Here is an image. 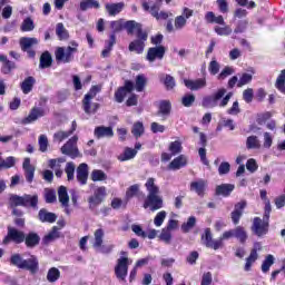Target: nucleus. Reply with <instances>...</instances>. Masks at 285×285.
<instances>
[{"instance_id":"b1692460","label":"nucleus","mask_w":285,"mask_h":285,"mask_svg":"<svg viewBox=\"0 0 285 285\" xmlns=\"http://www.w3.org/2000/svg\"><path fill=\"white\" fill-rule=\"evenodd\" d=\"M188 164V158L184 155H180L176 157L169 165V170H179L180 168H184Z\"/></svg>"},{"instance_id":"6e6d98bb","label":"nucleus","mask_w":285,"mask_h":285,"mask_svg":"<svg viewBox=\"0 0 285 285\" xmlns=\"http://www.w3.org/2000/svg\"><path fill=\"white\" fill-rule=\"evenodd\" d=\"M147 79L146 76L144 75H138L136 77V90L137 92H144V88H146V83H147Z\"/></svg>"},{"instance_id":"4d7b16f0","label":"nucleus","mask_w":285,"mask_h":285,"mask_svg":"<svg viewBox=\"0 0 285 285\" xmlns=\"http://www.w3.org/2000/svg\"><path fill=\"white\" fill-rule=\"evenodd\" d=\"M20 30L22 32H32V30H35V21H32L31 18H26L22 21Z\"/></svg>"},{"instance_id":"680f3d73","label":"nucleus","mask_w":285,"mask_h":285,"mask_svg":"<svg viewBox=\"0 0 285 285\" xmlns=\"http://www.w3.org/2000/svg\"><path fill=\"white\" fill-rule=\"evenodd\" d=\"M39 144V150L40 153H47L48 151V136L40 135L38 139Z\"/></svg>"},{"instance_id":"e2e57ef3","label":"nucleus","mask_w":285,"mask_h":285,"mask_svg":"<svg viewBox=\"0 0 285 285\" xmlns=\"http://www.w3.org/2000/svg\"><path fill=\"white\" fill-rule=\"evenodd\" d=\"M139 184L131 185L126 191V199H132L139 193Z\"/></svg>"},{"instance_id":"2eb2a0df","label":"nucleus","mask_w":285,"mask_h":285,"mask_svg":"<svg viewBox=\"0 0 285 285\" xmlns=\"http://www.w3.org/2000/svg\"><path fill=\"white\" fill-rule=\"evenodd\" d=\"M21 269L30 271V273L35 275V273H38L39 271V261L36 258V256H31L30 258L23 261Z\"/></svg>"},{"instance_id":"4468645a","label":"nucleus","mask_w":285,"mask_h":285,"mask_svg":"<svg viewBox=\"0 0 285 285\" xmlns=\"http://www.w3.org/2000/svg\"><path fill=\"white\" fill-rule=\"evenodd\" d=\"M208 187V180L198 179L190 183V190L196 193L198 197H204L206 194V188Z\"/></svg>"},{"instance_id":"bf43d9fd","label":"nucleus","mask_w":285,"mask_h":285,"mask_svg":"<svg viewBox=\"0 0 285 285\" xmlns=\"http://www.w3.org/2000/svg\"><path fill=\"white\" fill-rule=\"evenodd\" d=\"M140 27H141V24L134 20H129L125 23V28H126L128 35H132L135 32V30L137 31Z\"/></svg>"},{"instance_id":"49530a36","label":"nucleus","mask_w":285,"mask_h":285,"mask_svg":"<svg viewBox=\"0 0 285 285\" xmlns=\"http://www.w3.org/2000/svg\"><path fill=\"white\" fill-rule=\"evenodd\" d=\"M145 132L144 122L137 121L134 124L131 128V134L134 135L135 139H139Z\"/></svg>"},{"instance_id":"ddd939ff","label":"nucleus","mask_w":285,"mask_h":285,"mask_svg":"<svg viewBox=\"0 0 285 285\" xmlns=\"http://www.w3.org/2000/svg\"><path fill=\"white\" fill-rule=\"evenodd\" d=\"M173 110V105L170 100H161L159 104V109L157 111L158 117H161L163 121H166L170 117V111Z\"/></svg>"},{"instance_id":"5701e85b","label":"nucleus","mask_w":285,"mask_h":285,"mask_svg":"<svg viewBox=\"0 0 285 285\" xmlns=\"http://www.w3.org/2000/svg\"><path fill=\"white\" fill-rule=\"evenodd\" d=\"M106 11L108 12L109 17H115L126 8V4L124 2H117V3H107L105 4Z\"/></svg>"},{"instance_id":"f8f14e48","label":"nucleus","mask_w":285,"mask_h":285,"mask_svg":"<svg viewBox=\"0 0 285 285\" xmlns=\"http://www.w3.org/2000/svg\"><path fill=\"white\" fill-rule=\"evenodd\" d=\"M46 117V110L43 108L33 107L29 115L22 120V124L28 125L37 121V119Z\"/></svg>"},{"instance_id":"69168bd1","label":"nucleus","mask_w":285,"mask_h":285,"mask_svg":"<svg viewBox=\"0 0 285 285\" xmlns=\"http://www.w3.org/2000/svg\"><path fill=\"white\" fill-rule=\"evenodd\" d=\"M169 150L171 151V155H179V153L183 150L181 141L176 140L170 142Z\"/></svg>"},{"instance_id":"2f4dec72","label":"nucleus","mask_w":285,"mask_h":285,"mask_svg":"<svg viewBox=\"0 0 285 285\" xmlns=\"http://www.w3.org/2000/svg\"><path fill=\"white\" fill-rule=\"evenodd\" d=\"M105 235L106 233L101 228L95 230L92 246L96 250H99V248H101Z\"/></svg>"},{"instance_id":"c9c22d12","label":"nucleus","mask_w":285,"mask_h":285,"mask_svg":"<svg viewBox=\"0 0 285 285\" xmlns=\"http://www.w3.org/2000/svg\"><path fill=\"white\" fill-rule=\"evenodd\" d=\"M256 259H259V254H257L256 248H253L249 256L246 258L244 271L248 273V271H250V268L253 267V264H255Z\"/></svg>"},{"instance_id":"6e6552de","label":"nucleus","mask_w":285,"mask_h":285,"mask_svg":"<svg viewBox=\"0 0 285 285\" xmlns=\"http://www.w3.org/2000/svg\"><path fill=\"white\" fill-rule=\"evenodd\" d=\"M128 257L124 256L117 259V264L115 266V275L117 279H120L121 282H125L126 277H128Z\"/></svg>"},{"instance_id":"de8ad7c7","label":"nucleus","mask_w":285,"mask_h":285,"mask_svg":"<svg viewBox=\"0 0 285 285\" xmlns=\"http://www.w3.org/2000/svg\"><path fill=\"white\" fill-rule=\"evenodd\" d=\"M14 164H17V158L9 156L1 160L0 170H8V168H13Z\"/></svg>"},{"instance_id":"a878e982","label":"nucleus","mask_w":285,"mask_h":285,"mask_svg":"<svg viewBox=\"0 0 285 285\" xmlns=\"http://www.w3.org/2000/svg\"><path fill=\"white\" fill-rule=\"evenodd\" d=\"M58 199L62 208H68L70 204V196H68V188L66 186H60L58 189Z\"/></svg>"},{"instance_id":"774afa93","label":"nucleus","mask_w":285,"mask_h":285,"mask_svg":"<svg viewBox=\"0 0 285 285\" xmlns=\"http://www.w3.org/2000/svg\"><path fill=\"white\" fill-rule=\"evenodd\" d=\"M166 210L159 212L156 217L154 218L155 226L159 227L161 224H164V220L166 219Z\"/></svg>"},{"instance_id":"8fccbe9b","label":"nucleus","mask_w":285,"mask_h":285,"mask_svg":"<svg viewBox=\"0 0 285 285\" xmlns=\"http://www.w3.org/2000/svg\"><path fill=\"white\" fill-rule=\"evenodd\" d=\"M214 32H216L218 37H228L233 35V29L230 28V26H224V27L216 26L214 28Z\"/></svg>"},{"instance_id":"864d4df0","label":"nucleus","mask_w":285,"mask_h":285,"mask_svg":"<svg viewBox=\"0 0 285 285\" xmlns=\"http://www.w3.org/2000/svg\"><path fill=\"white\" fill-rule=\"evenodd\" d=\"M275 86L277 90L285 95V69H283L276 79Z\"/></svg>"},{"instance_id":"4c0bfd02","label":"nucleus","mask_w":285,"mask_h":285,"mask_svg":"<svg viewBox=\"0 0 285 285\" xmlns=\"http://www.w3.org/2000/svg\"><path fill=\"white\" fill-rule=\"evenodd\" d=\"M90 8H95L96 10H99V8H101V4L97 0H82L80 2V10L82 12H86V10H90Z\"/></svg>"},{"instance_id":"412c9836","label":"nucleus","mask_w":285,"mask_h":285,"mask_svg":"<svg viewBox=\"0 0 285 285\" xmlns=\"http://www.w3.org/2000/svg\"><path fill=\"white\" fill-rule=\"evenodd\" d=\"M75 130H77V121H72L71 124V129L69 131H57L53 134V141H63V139H68L70 137V135H72V132H75Z\"/></svg>"},{"instance_id":"0e129e2a","label":"nucleus","mask_w":285,"mask_h":285,"mask_svg":"<svg viewBox=\"0 0 285 285\" xmlns=\"http://www.w3.org/2000/svg\"><path fill=\"white\" fill-rule=\"evenodd\" d=\"M65 171L67 174L68 181L75 179V163H67Z\"/></svg>"},{"instance_id":"0eeeda50","label":"nucleus","mask_w":285,"mask_h":285,"mask_svg":"<svg viewBox=\"0 0 285 285\" xmlns=\"http://www.w3.org/2000/svg\"><path fill=\"white\" fill-rule=\"evenodd\" d=\"M26 239V234L14 227H8L7 236L3 238L2 244L3 246H8L11 242L14 244H23Z\"/></svg>"},{"instance_id":"c03bdc74","label":"nucleus","mask_w":285,"mask_h":285,"mask_svg":"<svg viewBox=\"0 0 285 285\" xmlns=\"http://www.w3.org/2000/svg\"><path fill=\"white\" fill-rule=\"evenodd\" d=\"M61 277V272L57 267H51L47 273V281L50 284H55Z\"/></svg>"},{"instance_id":"3c124183","label":"nucleus","mask_w":285,"mask_h":285,"mask_svg":"<svg viewBox=\"0 0 285 285\" xmlns=\"http://www.w3.org/2000/svg\"><path fill=\"white\" fill-rule=\"evenodd\" d=\"M115 43H117V38L115 37V35H111L108 45L101 52V57H110V52L112 51V47L115 46Z\"/></svg>"},{"instance_id":"5fc2aeb1","label":"nucleus","mask_w":285,"mask_h":285,"mask_svg":"<svg viewBox=\"0 0 285 285\" xmlns=\"http://www.w3.org/2000/svg\"><path fill=\"white\" fill-rule=\"evenodd\" d=\"M91 179L94 181H106V179H108V175H106L101 169H95L91 173Z\"/></svg>"},{"instance_id":"ea45409f","label":"nucleus","mask_w":285,"mask_h":285,"mask_svg":"<svg viewBox=\"0 0 285 285\" xmlns=\"http://www.w3.org/2000/svg\"><path fill=\"white\" fill-rule=\"evenodd\" d=\"M234 237L238 239L240 244H246V239H248V234L246 233V229L242 226H237L234 229Z\"/></svg>"},{"instance_id":"1a4fd4ad","label":"nucleus","mask_w":285,"mask_h":285,"mask_svg":"<svg viewBox=\"0 0 285 285\" xmlns=\"http://www.w3.org/2000/svg\"><path fill=\"white\" fill-rule=\"evenodd\" d=\"M202 244L206 246V248H213L214 250H219L222 248V240L213 239V233L210 228H206L205 233L202 235Z\"/></svg>"},{"instance_id":"603ef678","label":"nucleus","mask_w":285,"mask_h":285,"mask_svg":"<svg viewBox=\"0 0 285 285\" xmlns=\"http://www.w3.org/2000/svg\"><path fill=\"white\" fill-rule=\"evenodd\" d=\"M275 264V256L273 255H267L266 258L264 259L262 264V272L263 273H268L271 271V266Z\"/></svg>"},{"instance_id":"9b49d317","label":"nucleus","mask_w":285,"mask_h":285,"mask_svg":"<svg viewBox=\"0 0 285 285\" xmlns=\"http://www.w3.org/2000/svg\"><path fill=\"white\" fill-rule=\"evenodd\" d=\"M166 55V47L164 46H157V47H151L148 49L147 52V61H155V59H164V56Z\"/></svg>"},{"instance_id":"bb28decb","label":"nucleus","mask_w":285,"mask_h":285,"mask_svg":"<svg viewBox=\"0 0 285 285\" xmlns=\"http://www.w3.org/2000/svg\"><path fill=\"white\" fill-rule=\"evenodd\" d=\"M59 237H61L59 234V228L53 226L52 229L42 238V244L48 246V244H52V242H56V239H59Z\"/></svg>"},{"instance_id":"7c9ffc66","label":"nucleus","mask_w":285,"mask_h":285,"mask_svg":"<svg viewBox=\"0 0 285 285\" xmlns=\"http://www.w3.org/2000/svg\"><path fill=\"white\" fill-rule=\"evenodd\" d=\"M205 21L208 23H217L218 26H226V21H224V16H215V12L208 11L205 14Z\"/></svg>"},{"instance_id":"dca6fc26","label":"nucleus","mask_w":285,"mask_h":285,"mask_svg":"<svg viewBox=\"0 0 285 285\" xmlns=\"http://www.w3.org/2000/svg\"><path fill=\"white\" fill-rule=\"evenodd\" d=\"M77 180L82 186H86L88 184V164L82 163L78 166L77 170Z\"/></svg>"},{"instance_id":"20e7f679","label":"nucleus","mask_w":285,"mask_h":285,"mask_svg":"<svg viewBox=\"0 0 285 285\" xmlns=\"http://www.w3.org/2000/svg\"><path fill=\"white\" fill-rule=\"evenodd\" d=\"M101 92V86L96 85L92 86L88 94L85 95V98L82 100V108L86 115H95L97 110H99V104H90L95 97H97V94Z\"/></svg>"},{"instance_id":"423d86ee","label":"nucleus","mask_w":285,"mask_h":285,"mask_svg":"<svg viewBox=\"0 0 285 285\" xmlns=\"http://www.w3.org/2000/svg\"><path fill=\"white\" fill-rule=\"evenodd\" d=\"M77 141H79V137L73 136L71 137L62 147L61 153L62 155H67L71 159H77V157H81L79 153V148L77 147Z\"/></svg>"},{"instance_id":"39448f33","label":"nucleus","mask_w":285,"mask_h":285,"mask_svg":"<svg viewBox=\"0 0 285 285\" xmlns=\"http://www.w3.org/2000/svg\"><path fill=\"white\" fill-rule=\"evenodd\" d=\"M108 196V190L104 186L96 187L94 194L88 197L87 202L89 204L90 210H95L97 206L104 204V200Z\"/></svg>"},{"instance_id":"c756f323","label":"nucleus","mask_w":285,"mask_h":285,"mask_svg":"<svg viewBox=\"0 0 285 285\" xmlns=\"http://www.w3.org/2000/svg\"><path fill=\"white\" fill-rule=\"evenodd\" d=\"M137 157V150L130 147H126L124 153L118 155L117 159L119 161H130V159H135Z\"/></svg>"},{"instance_id":"338daca9","label":"nucleus","mask_w":285,"mask_h":285,"mask_svg":"<svg viewBox=\"0 0 285 285\" xmlns=\"http://www.w3.org/2000/svg\"><path fill=\"white\" fill-rule=\"evenodd\" d=\"M187 20L184 16H177L175 18V30H183L186 27Z\"/></svg>"},{"instance_id":"13d9d810","label":"nucleus","mask_w":285,"mask_h":285,"mask_svg":"<svg viewBox=\"0 0 285 285\" xmlns=\"http://www.w3.org/2000/svg\"><path fill=\"white\" fill-rule=\"evenodd\" d=\"M23 257H21V254H13L10 257V264L12 266H16L17 268H22L23 266Z\"/></svg>"},{"instance_id":"4be33fe9","label":"nucleus","mask_w":285,"mask_h":285,"mask_svg":"<svg viewBox=\"0 0 285 285\" xmlns=\"http://www.w3.org/2000/svg\"><path fill=\"white\" fill-rule=\"evenodd\" d=\"M38 219L42 223L55 224V222H57V214L42 208L39 210Z\"/></svg>"},{"instance_id":"f257e3e1","label":"nucleus","mask_w":285,"mask_h":285,"mask_svg":"<svg viewBox=\"0 0 285 285\" xmlns=\"http://www.w3.org/2000/svg\"><path fill=\"white\" fill-rule=\"evenodd\" d=\"M145 187L148 195L144 202L142 208H149L151 213L164 208V198L159 195V186L155 184V178H148Z\"/></svg>"},{"instance_id":"a18cd8bd","label":"nucleus","mask_w":285,"mask_h":285,"mask_svg":"<svg viewBox=\"0 0 285 285\" xmlns=\"http://www.w3.org/2000/svg\"><path fill=\"white\" fill-rule=\"evenodd\" d=\"M159 3H154V4H148V2L144 1L142 2V8L146 12H150L151 16L157 19V16L159 14Z\"/></svg>"},{"instance_id":"052dcab7","label":"nucleus","mask_w":285,"mask_h":285,"mask_svg":"<svg viewBox=\"0 0 285 285\" xmlns=\"http://www.w3.org/2000/svg\"><path fill=\"white\" fill-rule=\"evenodd\" d=\"M159 239L165 244H170V242H173V234L170 233V230L163 228L159 235Z\"/></svg>"},{"instance_id":"cd10ccee","label":"nucleus","mask_w":285,"mask_h":285,"mask_svg":"<svg viewBox=\"0 0 285 285\" xmlns=\"http://www.w3.org/2000/svg\"><path fill=\"white\" fill-rule=\"evenodd\" d=\"M23 242L28 248H35V246H39V242H41V237H39L37 233L31 232L27 236H24Z\"/></svg>"},{"instance_id":"aec40b11","label":"nucleus","mask_w":285,"mask_h":285,"mask_svg":"<svg viewBox=\"0 0 285 285\" xmlns=\"http://www.w3.org/2000/svg\"><path fill=\"white\" fill-rule=\"evenodd\" d=\"M22 168L24 170L26 179L29 184H32V180L35 179V166L30 164V158H24Z\"/></svg>"},{"instance_id":"79ce46f5","label":"nucleus","mask_w":285,"mask_h":285,"mask_svg":"<svg viewBox=\"0 0 285 285\" xmlns=\"http://www.w3.org/2000/svg\"><path fill=\"white\" fill-rule=\"evenodd\" d=\"M144 48H146V43L141 40H134L129 43V51L137 52V55H141Z\"/></svg>"},{"instance_id":"473e14b6","label":"nucleus","mask_w":285,"mask_h":285,"mask_svg":"<svg viewBox=\"0 0 285 285\" xmlns=\"http://www.w3.org/2000/svg\"><path fill=\"white\" fill-rule=\"evenodd\" d=\"M39 204V196L37 195H24V208H33L35 210H39L37 206Z\"/></svg>"},{"instance_id":"9d476101","label":"nucleus","mask_w":285,"mask_h":285,"mask_svg":"<svg viewBox=\"0 0 285 285\" xmlns=\"http://www.w3.org/2000/svg\"><path fill=\"white\" fill-rule=\"evenodd\" d=\"M253 233L257 235V237H262L263 235H266L268 233V219L266 218H259L255 217L252 226Z\"/></svg>"},{"instance_id":"37998d69","label":"nucleus","mask_w":285,"mask_h":285,"mask_svg":"<svg viewBox=\"0 0 285 285\" xmlns=\"http://www.w3.org/2000/svg\"><path fill=\"white\" fill-rule=\"evenodd\" d=\"M50 66H52V56L50 55V52L45 51L40 57L39 68L45 69L50 68Z\"/></svg>"},{"instance_id":"e433bc0d","label":"nucleus","mask_w":285,"mask_h":285,"mask_svg":"<svg viewBox=\"0 0 285 285\" xmlns=\"http://www.w3.org/2000/svg\"><path fill=\"white\" fill-rule=\"evenodd\" d=\"M37 43H39V40L37 38L23 37L20 39L21 50H30V48H32V46H37Z\"/></svg>"},{"instance_id":"c85d7f7f","label":"nucleus","mask_w":285,"mask_h":285,"mask_svg":"<svg viewBox=\"0 0 285 285\" xmlns=\"http://www.w3.org/2000/svg\"><path fill=\"white\" fill-rule=\"evenodd\" d=\"M35 83H37V80L35 79V77L32 76L27 77L20 85V88L23 95H29V92H32V88H35Z\"/></svg>"},{"instance_id":"7ed1b4c3","label":"nucleus","mask_w":285,"mask_h":285,"mask_svg":"<svg viewBox=\"0 0 285 285\" xmlns=\"http://www.w3.org/2000/svg\"><path fill=\"white\" fill-rule=\"evenodd\" d=\"M79 43L71 41L68 47H58L55 52L58 63H70L75 59V52H78Z\"/></svg>"},{"instance_id":"f3484780","label":"nucleus","mask_w":285,"mask_h":285,"mask_svg":"<svg viewBox=\"0 0 285 285\" xmlns=\"http://www.w3.org/2000/svg\"><path fill=\"white\" fill-rule=\"evenodd\" d=\"M246 208V200L239 202L235 205V209L232 212L233 224H239L242 215H244V209Z\"/></svg>"},{"instance_id":"a211bd4d","label":"nucleus","mask_w":285,"mask_h":285,"mask_svg":"<svg viewBox=\"0 0 285 285\" xmlns=\"http://www.w3.org/2000/svg\"><path fill=\"white\" fill-rule=\"evenodd\" d=\"M184 85L188 90H202V88H206V78H199L196 80L185 79Z\"/></svg>"},{"instance_id":"72a5a7b5","label":"nucleus","mask_w":285,"mask_h":285,"mask_svg":"<svg viewBox=\"0 0 285 285\" xmlns=\"http://www.w3.org/2000/svg\"><path fill=\"white\" fill-rule=\"evenodd\" d=\"M0 61L3 62L1 68V72H3V75H10V72L14 70L16 68L14 62L8 60V57L0 55Z\"/></svg>"},{"instance_id":"a19ab883","label":"nucleus","mask_w":285,"mask_h":285,"mask_svg":"<svg viewBox=\"0 0 285 285\" xmlns=\"http://www.w3.org/2000/svg\"><path fill=\"white\" fill-rule=\"evenodd\" d=\"M26 198L24 196H19V195H11L9 198V206L11 208H17V206H23L26 207Z\"/></svg>"},{"instance_id":"09e8293b","label":"nucleus","mask_w":285,"mask_h":285,"mask_svg":"<svg viewBox=\"0 0 285 285\" xmlns=\"http://www.w3.org/2000/svg\"><path fill=\"white\" fill-rule=\"evenodd\" d=\"M196 224H197V218H195V216H191L187 219L186 223H184L181 225L180 228H181L183 233H190V230H193V228H195Z\"/></svg>"},{"instance_id":"393cba45","label":"nucleus","mask_w":285,"mask_h":285,"mask_svg":"<svg viewBox=\"0 0 285 285\" xmlns=\"http://www.w3.org/2000/svg\"><path fill=\"white\" fill-rule=\"evenodd\" d=\"M235 190V185L233 184H222L216 186V195L222 197H229L230 193Z\"/></svg>"},{"instance_id":"f03ea898","label":"nucleus","mask_w":285,"mask_h":285,"mask_svg":"<svg viewBox=\"0 0 285 285\" xmlns=\"http://www.w3.org/2000/svg\"><path fill=\"white\" fill-rule=\"evenodd\" d=\"M226 92V88H220L212 96L204 97L202 102L203 108H217V106H219V108H226L228 106V101L233 99V92Z\"/></svg>"},{"instance_id":"f704fd0d","label":"nucleus","mask_w":285,"mask_h":285,"mask_svg":"<svg viewBox=\"0 0 285 285\" xmlns=\"http://www.w3.org/2000/svg\"><path fill=\"white\" fill-rule=\"evenodd\" d=\"M56 35L60 41H67V39H69V37H70L68 29H66V27L63 26L62 22L57 23Z\"/></svg>"},{"instance_id":"58836bf2","label":"nucleus","mask_w":285,"mask_h":285,"mask_svg":"<svg viewBox=\"0 0 285 285\" xmlns=\"http://www.w3.org/2000/svg\"><path fill=\"white\" fill-rule=\"evenodd\" d=\"M246 148H248V150H259V148H262V142L259 141V138H257V136L247 137Z\"/></svg>"},{"instance_id":"6ab92c4d","label":"nucleus","mask_w":285,"mask_h":285,"mask_svg":"<svg viewBox=\"0 0 285 285\" xmlns=\"http://www.w3.org/2000/svg\"><path fill=\"white\" fill-rule=\"evenodd\" d=\"M95 137L97 139L115 137V131H112V127L99 126L95 128Z\"/></svg>"}]
</instances>
